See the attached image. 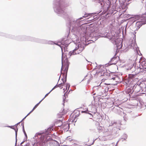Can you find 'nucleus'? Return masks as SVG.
<instances>
[{
  "mask_svg": "<svg viewBox=\"0 0 146 146\" xmlns=\"http://www.w3.org/2000/svg\"><path fill=\"white\" fill-rule=\"evenodd\" d=\"M80 114V111H76L74 112V114H73L74 117L75 118L78 117Z\"/></svg>",
  "mask_w": 146,
  "mask_h": 146,
  "instance_id": "nucleus-7",
  "label": "nucleus"
},
{
  "mask_svg": "<svg viewBox=\"0 0 146 146\" xmlns=\"http://www.w3.org/2000/svg\"><path fill=\"white\" fill-rule=\"evenodd\" d=\"M139 88V86H137L136 87L134 88L133 90L134 91H135V92H138L139 91V90H136L137 89Z\"/></svg>",
  "mask_w": 146,
  "mask_h": 146,
  "instance_id": "nucleus-13",
  "label": "nucleus"
},
{
  "mask_svg": "<svg viewBox=\"0 0 146 146\" xmlns=\"http://www.w3.org/2000/svg\"><path fill=\"white\" fill-rule=\"evenodd\" d=\"M117 53L116 52L114 57H113L110 61L111 64H115L118 62L119 57L116 56Z\"/></svg>",
  "mask_w": 146,
  "mask_h": 146,
  "instance_id": "nucleus-5",
  "label": "nucleus"
},
{
  "mask_svg": "<svg viewBox=\"0 0 146 146\" xmlns=\"http://www.w3.org/2000/svg\"><path fill=\"white\" fill-rule=\"evenodd\" d=\"M91 15H92V14L89 13L87 14V13H85L84 14V16H83V17H86L88 16H90Z\"/></svg>",
  "mask_w": 146,
  "mask_h": 146,
  "instance_id": "nucleus-12",
  "label": "nucleus"
},
{
  "mask_svg": "<svg viewBox=\"0 0 146 146\" xmlns=\"http://www.w3.org/2000/svg\"><path fill=\"white\" fill-rule=\"evenodd\" d=\"M70 86L69 85L67 84H65V86H64L65 88H64L63 89L64 92H65V91L67 90V89L68 90L70 88Z\"/></svg>",
  "mask_w": 146,
  "mask_h": 146,
  "instance_id": "nucleus-9",
  "label": "nucleus"
},
{
  "mask_svg": "<svg viewBox=\"0 0 146 146\" xmlns=\"http://www.w3.org/2000/svg\"><path fill=\"white\" fill-rule=\"evenodd\" d=\"M145 24V23L143 21H139L136 23V25L138 27V28H139L142 25Z\"/></svg>",
  "mask_w": 146,
  "mask_h": 146,
  "instance_id": "nucleus-6",
  "label": "nucleus"
},
{
  "mask_svg": "<svg viewBox=\"0 0 146 146\" xmlns=\"http://www.w3.org/2000/svg\"><path fill=\"white\" fill-rule=\"evenodd\" d=\"M68 68V65L67 64L62 65L61 68V75H62L63 77L61 78L62 82L60 81L59 78L58 82V84L55 86L52 89L53 90L55 88L57 87H59L60 89L63 88V86H65V83L66 81V78Z\"/></svg>",
  "mask_w": 146,
  "mask_h": 146,
  "instance_id": "nucleus-1",
  "label": "nucleus"
},
{
  "mask_svg": "<svg viewBox=\"0 0 146 146\" xmlns=\"http://www.w3.org/2000/svg\"><path fill=\"white\" fill-rule=\"evenodd\" d=\"M9 127H10L11 128L13 129H14L15 130V132H16V135L17 134V129H16L15 128H14L12 126H9Z\"/></svg>",
  "mask_w": 146,
  "mask_h": 146,
  "instance_id": "nucleus-14",
  "label": "nucleus"
},
{
  "mask_svg": "<svg viewBox=\"0 0 146 146\" xmlns=\"http://www.w3.org/2000/svg\"><path fill=\"white\" fill-rule=\"evenodd\" d=\"M83 50V49L82 48L78 47V48H76L72 52H70L69 53V55L70 56H71L73 55L79 54L81 53Z\"/></svg>",
  "mask_w": 146,
  "mask_h": 146,
  "instance_id": "nucleus-4",
  "label": "nucleus"
},
{
  "mask_svg": "<svg viewBox=\"0 0 146 146\" xmlns=\"http://www.w3.org/2000/svg\"><path fill=\"white\" fill-rule=\"evenodd\" d=\"M132 90L131 88H128L126 90V92L127 94H129V95H130V94H131Z\"/></svg>",
  "mask_w": 146,
  "mask_h": 146,
  "instance_id": "nucleus-10",
  "label": "nucleus"
},
{
  "mask_svg": "<svg viewBox=\"0 0 146 146\" xmlns=\"http://www.w3.org/2000/svg\"><path fill=\"white\" fill-rule=\"evenodd\" d=\"M44 133H43V132H42V133H38V135H41L42 134H44Z\"/></svg>",
  "mask_w": 146,
  "mask_h": 146,
  "instance_id": "nucleus-16",
  "label": "nucleus"
},
{
  "mask_svg": "<svg viewBox=\"0 0 146 146\" xmlns=\"http://www.w3.org/2000/svg\"><path fill=\"white\" fill-rule=\"evenodd\" d=\"M52 90H52H52H51V91H50V92H49L48 93V94H46L45 95V96L44 97V98L42 99V100H41V101H42V100L44 99V98H45L46 96H47L48 95V94H49L50 93V92H51V91Z\"/></svg>",
  "mask_w": 146,
  "mask_h": 146,
  "instance_id": "nucleus-15",
  "label": "nucleus"
},
{
  "mask_svg": "<svg viewBox=\"0 0 146 146\" xmlns=\"http://www.w3.org/2000/svg\"><path fill=\"white\" fill-rule=\"evenodd\" d=\"M104 84H106L107 85H110V84H109V83H104Z\"/></svg>",
  "mask_w": 146,
  "mask_h": 146,
  "instance_id": "nucleus-17",
  "label": "nucleus"
},
{
  "mask_svg": "<svg viewBox=\"0 0 146 146\" xmlns=\"http://www.w3.org/2000/svg\"><path fill=\"white\" fill-rule=\"evenodd\" d=\"M47 136L46 135H42L39 138V141H38V143L42 146L45 144L48 141L47 139Z\"/></svg>",
  "mask_w": 146,
  "mask_h": 146,
  "instance_id": "nucleus-2",
  "label": "nucleus"
},
{
  "mask_svg": "<svg viewBox=\"0 0 146 146\" xmlns=\"http://www.w3.org/2000/svg\"><path fill=\"white\" fill-rule=\"evenodd\" d=\"M85 111H82V113H85Z\"/></svg>",
  "mask_w": 146,
  "mask_h": 146,
  "instance_id": "nucleus-18",
  "label": "nucleus"
},
{
  "mask_svg": "<svg viewBox=\"0 0 146 146\" xmlns=\"http://www.w3.org/2000/svg\"><path fill=\"white\" fill-rule=\"evenodd\" d=\"M141 65L143 68L146 70V60L142 62L141 63Z\"/></svg>",
  "mask_w": 146,
  "mask_h": 146,
  "instance_id": "nucleus-8",
  "label": "nucleus"
},
{
  "mask_svg": "<svg viewBox=\"0 0 146 146\" xmlns=\"http://www.w3.org/2000/svg\"><path fill=\"white\" fill-rule=\"evenodd\" d=\"M103 71L102 70L101 71L99 72L98 73L99 74H102L101 75L102 77L101 78H102L101 83H102L103 82H104L105 80L107 79L108 77V76L106 74V73H105L106 71L105 68L103 67Z\"/></svg>",
  "mask_w": 146,
  "mask_h": 146,
  "instance_id": "nucleus-3",
  "label": "nucleus"
},
{
  "mask_svg": "<svg viewBox=\"0 0 146 146\" xmlns=\"http://www.w3.org/2000/svg\"><path fill=\"white\" fill-rule=\"evenodd\" d=\"M41 101H40V102L37 104H36L35 106V107H34V108H33V109L28 114V115H29L31 112H32L33 111V110L35 109V108L38 106V104H39L40 102Z\"/></svg>",
  "mask_w": 146,
  "mask_h": 146,
  "instance_id": "nucleus-11",
  "label": "nucleus"
}]
</instances>
